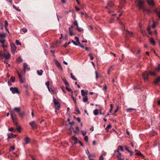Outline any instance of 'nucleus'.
<instances>
[{"mask_svg":"<svg viewBox=\"0 0 160 160\" xmlns=\"http://www.w3.org/2000/svg\"><path fill=\"white\" fill-rule=\"evenodd\" d=\"M53 102L55 108V112L57 113L60 108V104L58 101L54 98H53Z\"/></svg>","mask_w":160,"mask_h":160,"instance_id":"obj_1","label":"nucleus"},{"mask_svg":"<svg viewBox=\"0 0 160 160\" xmlns=\"http://www.w3.org/2000/svg\"><path fill=\"white\" fill-rule=\"evenodd\" d=\"M11 112V115L12 117V118L13 120V123L17 127L18 125V123L17 121V117H16V115L15 113V112L14 111H11L10 112Z\"/></svg>","mask_w":160,"mask_h":160,"instance_id":"obj_2","label":"nucleus"},{"mask_svg":"<svg viewBox=\"0 0 160 160\" xmlns=\"http://www.w3.org/2000/svg\"><path fill=\"white\" fill-rule=\"evenodd\" d=\"M114 153L117 152L116 154V157L120 160H124V158L122 156L121 153L119 152V149H117L116 151L115 150L114 151Z\"/></svg>","mask_w":160,"mask_h":160,"instance_id":"obj_3","label":"nucleus"},{"mask_svg":"<svg viewBox=\"0 0 160 160\" xmlns=\"http://www.w3.org/2000/svg\"><path fill=\"white\" fill-rule=\"evenodd\" d=\"M149 73L147 71H145L142 75V77L144 81H148Z\"/></svg>","mask_w":160,"mask_h":160,"instance_id":"obj_4","label":"nucleus"},{"mask_svg":"<svg viewBox=\"0 0 160 160\" xmlns=\"http://www.w3.org/2000/svg\"><path fill=\"white\" fill-rule=\"evenodd\" d=\"M144 3V0H139L138 1L137 6L140 9H144V8L143 5Z\"/></svg>","mask_w":160,"mask_h":160,"instance_id":"obj_5","label":"nucleus"},{"mask_svg":"<svg viewBox=\"0 0 160 160\" xmlns=\"http://www.w3.org/2000/svg\"><path fill=\"white\" fill-rule=\"evenodd\" d=\"M11 47V51L12 54H13L14 53L15 51L16 50L17 48L15 44L12 42L11 43L10 45Z\"/></svg>","mask_w":160,"mask_h":160,"instance_id":"obj_6","label":"nucleus"},{"mask_svg":"<svg viewBox=\"0 0 160 160\" xmlns=\"http://www.w3.org/2000/svg\"><path fill=\"white\" fill-rule=\"evenodd\" d=\"M10 90L13 94L16 93L19 94L20 92H19L18 88L17 87H11L10 88Z\"/></svg>","mask_w":160,"mask_h":160,"instance_id":"obj_7","label":"nucleus"},{"mask_svg":"<svg viewBox=\"0 0 160 160\" xmlns=\"http://www.w3.org/2000/svg\"><path fill=\"white\" fill-rule=\"evenodd\" d=\"M5 40H0V42L1 43V45L3 49L7 48L8 46L7 43H5Z\"/></svg>","mask_w":160,"mask_h":160,"instance_id":"obj_8","label":"nucleus"},{"mask_svg":"<svg viewBox=\"0 0 160 160\" xmlns=\"http://www.w3.org/2000/svg\"><path fill=\"white\" fill-rule=\"evenodd\" d=\"M23 68L25 72H26V70H29L30 69V68L28 67V64L26 62L23 63Z\"/></svg>","mask_w":160,"mask_h":160,"instance_id":"obj_9","label":"nucleus"},{"mask_svg":"<svg viewBox=\"0 0 160 160\" xmlns=\"http://www.w3.org/2000/svg\"><path fill=\"white\" fill-rule=\"evenodd\" d=\"M88 92V91H85L83 90H81V95L82 96V97L87 96Z\"/></svg>","mask_w":160,"mask_h":160,"instance_id":"obj_10","label":"nucleus"},{"mask_svg":"<svg viewBox=\"0 0 160 160\" xmlns=\"http://www.w3.org/2000/svg\"><path fill=\"white\" fill-rule=\"evenodd\" d=\"M29 125L31 126L32 128L33 129H34V128H36L37 126V125L35 121H33L32 122H30L29 123Z\"/></svg>","mask_w":160,"mask_h":160,"instance_id":"obj_11","label":"nucleus"},{"mask_svg":"<svg viewBox=\"0 0 160 160\" xmlns=\"http://www.w3.org/2000/svg\"><path fill=\"white\" fill-rule=\"evenodd\" d=\"M125 3V1L124 0H121L120 1V5L118 7V8H121L123 6V5Z\"/></svg>","mask_w":160,"mask_h":160,"instance_id":"obj_12","label":"nucleus"},{"mask_svg":"<svg viewBox=\"0 0 160 160\" xmlns=\"http://www.w3.org/2000/svg\"><path fill=\"white\" fill-rule=\"evenodd\" d=\"M6 35L4 33L0 34V40H5V38L6 37Z\"/></svg>","mask_w":160,"mask_h":160,"instance_id":"obj_13","label":"nucleus"},{"mask_svg":"<svg viewBox=\"0 0 160 160\" xmlns=\"http://www.w3.org/2000/svg\"><path fill=\"white\" fill-rule=\"evenodd\" d=\"M18 78L20 80V81L21 83H23L24 82V79L22 78V76L20 74V73L18 72Z\"/></svg>","mask_w":160,"mask_h":160,"instance_id":"obj_14","label":"nucleus"},{"mask_svg":"<svg viewBox=\"0 0 160 160\" xmlns=\"http://www.w3.org/2000/svg\"><path fill=\"white\" fill-rule=\"evenodd\" d=\"M124 33L127 35H129L130 37L133 36V33L132 32H130L127 30H125Z\"/></svg>","mask_w":160,"mask_h":160,"instance_id":"obj_15","label":"nucleus"},{"mask_svg":"<svg viewBox=\"0 0 160 160\" xmlns=\"http://www.w3.org/2000/svg\"><path fill=\"white\" fill-rule=\"evenodd\" d=\"M146 1L149 5L152 6L154 5L153 0H146Z\"/></svg>","mask_w":160,"mask_h":160,"instance_id":"obj_16","label":"nucleus"},{"mask_svg":"<svg viewBox=\"0 0 160 160\" xmlns=\"http://www.w3.org/2000/svg\"><path fill=\"white\" fill-rule=\"evenodd\" d=\"M149 41L151 44L154 46L156 44V42L153 38H151L149 39Z\"/></svg>","mask_w":160,"mask_h":160,"instance_id":"obj_17","label":"nucleus"},{"mask_svg":"<svg viewBox=\"0 0 160 160\" xmlns=\"http://www.w3.org/2000/svg\"><path fill=\"white\" fill-rule=\"evenodd\" d=\"M143 10V12L144 13H146L147 14H149L151 13V11L150 10L148 9H147L145 8H144V9H142Z\"/></svg>","mask_w":160,"mask_h":160,"instance_id":"obj_18","label":"nucleus"},{"mask_svg":"<svg viewBox=\"0 0 160 160\" xmlns=\"http://www.w3.org/2000/svg\"><path fill=\"white\" fill-rule=\"evenodd\" d=\"M88 96L83 97L82 101L84 102H88V104L89 102H88Z\"/></svg>","mask_w":160,"mask_h":160,"instance_id":"obj_19","label":"nucleus"},{"mask_svg":"<svg viewBox=\"0 0 160 160\" xmlns=\"http://www.w3.org/2000/svg\"><path fill=\"white\" fill-rule=\"evenodd\" d=\"M72 139L74 141L73 143V144H75L77 143L78 139L75 136H73L72 137Z\"/></svg>","mask_w":160,"mask_h":160,"instance_id":"obj_20","label":"nucleus"},{"mask_svg":"<svg viewBox=\"0 0 160 160\" xmlns=\"http://www.w3.org/2000/svg\"><path fill=\"white\" fill-rule=\"evenodd\" d=\"M114 6V4L111 2H109L108 3V5L105 7V8H108L109 9V8L110 7H111Z\"/></svg>","mask_w":160,"mask_h":160,"instance_id":"obj_21","label":"nucleus"},{"mask_svg":"<svg viewBox=\"0 0 160 160\" xmlns=\"http://www.w3.org/2000/svg\"><path fill=\"white\" fill-rule=\"evenodd\" d=\"M160 82V76L158 77L157 78H156L155 80L154 81V83L155 84H157L159 82Z\"/></svg>","mask_w":160,"mask_h":160,"instance_id":"obj_22","label":"nucleus"},{"mask_svg":"<svg viewBox=\"0 0 160 160\" xmlns=\"http://www.w3.org/2000/svg\"><path fill=\"white\" fill-rule=\"evenodd\" d=\"M56 63L57 66L58 68H60L61 70H62V67L61 64H60V63L59 62H56Z\"/></svg>","mask_w":160,"mask_h":160,"instance_id":"obj_23","label":"nucleus"},{"mask_svg":"<svg viewBox=\"0 0 160 160\" xmlns=\"http://www.w3.org/2000/svg\"><path fill=\"white\" fill-rule=\"evenodd\" d=\"M4 56L6 59H8L10 58L11 55L10 53H8L7 54H4Z\"/></svg>","mask_w":160,"mask_h":160,"instance_id":"obj_24","label":"nucleus"},{"mask_svg":"<svg viewBox=\"0 0 160 160\" xmlns=\"http://www.w3.org/2000/svg\"><path fill=\"white\" fill-rule=\"evenodd\" d=\"M86 153L88 156V158L90 160H93V159L90 158V154L88 150L87 149L86 150Z\"/></svg>","mask_w":160,"mask_h":160,"instance_id":"obj_25","label":"nucleus"},{"mask_svg":"<svg viewBox=\"0 0 160 160\" xmlns=\"http://www.w3.org/2000/svg\"><path fill=\"white\" fill-rule=\"evenodd\" d=\"M24 140L26 144H28L29 142V138L28 137H27L24 139Z\"/></svg>","mask_w":160,"mask_h":160,"instance_id":"obj_26","label":"nucleus"},{"mask_svg":"<svg viewBox=\"0 0 160 160\" xmlns=\"http://www.w3.org/2000/svg\"><path fill=\"white\" fill-rule=\"evenodd\" d=\"M155 71L157 72L160 71V64H158V67L157 68H156L155 69Z\"/></svg>","mask_w":160,"mask_h":160,"instance_id":"obj_27","label":"nucleus"},{"mask_svg":"<svg viewBox=\"0 0 160 160\" xmlns=\"http://www.w3.org/2000/svg\"><path fill=\"white\" fill-rule=\"evenodd\" d=\"M93 113L94 115L96 116L98 114V109H95L93 111Z\"/></svg>","mask_w":160,"mask_h":160,"instance_id":"obj_28","label":"nucleus"},{"mask_svg":"<svg viewBox=\"0 0 160 160\" xmlns=\"http://www.w3.org/2000/svg\"><path fill=\"white\" fill-rule=\"evenodd\" d=\"M155 70H154V72H152L151 71H150L149 73V74H150V75L152 76H156V74L155 73Z\"/></svg>","mask_w":160,"mask_h":160,"instance_id":"obj_29","label":"nucleus"},{"mask_svg":"<svg viewBox=\"0 0 160 160\" xmlns=\"http://www.w3.org/2000/svg\"><path fill=\"white\" fill-rule=\"evenodd\" d=\"M16 61L18 63H20L23 61V60L20 57H19L17 59Z\"/></svg>","mask_w":160,"mask_h":160,"instance_id":"obj_30","label":"nucleus"},{"mask_svg":"<svg viewBox=\"0 0 160 160\" xmlns=\"http://www.w3.org/2000/svg\"><path fill=\"white\" fill-rule=\"evenodd\" d=\"M14 110L16 111L18 113L20 112V108L18 107H15L14 108Z\"/></svg>","mask_w":160,"mask_h":160,"instance_id":"obj_31","label":"nucleus"},{"mask_svg":"<svg viewBox=\"0 0 160 160\" xmlns=\"http://www.w3.org/2000/svg\"><path fill=\"white\" fill-rule=\"evenodd\" d=\"M37 72L38 74L39 75L41 76L42 74V73L43 72V71L42 70H38Z\"/></svg>","mask_w":160,"mask_h":160,"instance_id":"obj_32","label":"nucleus"},{"mask_svg":"<svg viewBox=\"0 0 160 160\" xmlns=\"http://www.w3.org/2000/svg\"><path fill=\"white\" fill-rule=\"evenodd\" d=\"M14 136L12 133H9L8 134V138H13L14 137Z\"/></svg>","mask_w":160,"mask_h":160,"instance_id":"obj_33","label":"nucleus"},{"mask_svg":"<svg viewBox=\"0 0 160 160\" xmlns=\"http://www.w3.org/2000/svg\"><path fill=\"white\" fill-rule=\"evenodd\" d=\"M150 26H148L147 28V31L148 32L149 34L151 35L152 34V32L150 31Z\"/></svg>","mask_w":160,"mask_h":160,"instance_id":"obj_34","label":"nucleus"},{"mask_svg":"<svg viewBox=\"0 0 160 160\" xmlns=\"http://www.w3.org/2000/svg\"><path fill=\"white\" fill-rule=\"evenodd\" d=\"M111 124H109L108 125V126L106 127L105 129L107 131H108L109 129L111 128Z\"/></svg>","mask_w":160,"mask_h":160,"instance_id":"obj_35","label":"nucleus"},{"mask_svg":"<svg viewBox=\"0 0 160 160\" xmlns=\"http://www.w3.org/2000/svg\"><path fill=\"white\" fill-rule=\"evenodd\" d=\"M4 57V54H3L1 52H0V59H2Z\"/></svg>","mask_w":160,"mask_h":160,"instance_id":"obj_36","label":"nucleus"},{"mask_svg":"<svg viewBox=\"0 0 160 160\" xmlns=\"http://www.w3.org/2000/svg\"><path fill=\"white\" fill-rule=\"evenodd\" d=\"M46 85L47 86V88H48V89L49 91H50L49 90V81H47L46 83Z\"/></svg>","mask_w":160,"mask_h":160,"instance_id":"obj_37","label":"nucleus"},{"mask_svg":"<svg viewBox=\"0 0 160 160\" xmlns=\"http://www.w3.org/2000/svg\"><path fill=\"white\" fill-rule=\"evenodd\" d=\"M135 110V109L133 108H129L127 109L126 111L128 112H131L132 110Z\"/></svg>","mask_w":160,"mask_h":160,"instance_id":"obj_38","label":"nucleus"},{"mask_svg":"<svg viewBox=\"0 0 160 160\" xmlns=\"http://www.w3.org/2000/svg\"><path fill=\"white\" fill-rule=\"evenodd\" d=\"M10 80H11V81L12 82H14L15 81V77H12V76L11 77Z\"/></svg>","mask_w":160,"mask_h":160,"instance_id":"obj_39","label":"nucleus"},{"mask_svg":"<svg viewBox=\"0 0 160 160\" xmlns=\"http://www.w3.org/2000/svg\"><path fill=\"white\" fill-rule=\"evenodd\" d=\"M117 149H119V150H120L122 151H123V148L122 146H119L118 147Z\"/></svg>","mask_w":160,"mask_h":160,"instance_id":"obj_40","label":"nucleus"},{"mask_svg":"<svg viewBox=\"0 0 160 160\" xmlns=\"http://www.w3.org/2000/svg\"><path fill=\"white\" fill-rule=\"evenodd\" d=\"M15 149V147L14 146H11L9 149V150L10 152L14 150Z\"/></svg>","mask_w":160,"mask_h":160,"instance_id":"obj_41","label":"nucleus"},{"mask_svg":"<svg viewBox=\"0 0 160 160\" xmlns=\"http://www.w3.org/2000/svg\"><path fill=\"white\" fill-rule=\"evenodd\" d=\"M136 155H139V156H143L142 154L139 151H138V152H136Z\"/></svg>","mask_w":160,"mask_h":160,"instance_id":"obj_42","label":"nucleus"},{"mask_svg":"<svg viewBox=\"0 0 160 160\" xmlns=\"http://www.w3.org/2000/svg\"><path fill=\"white\" fill-rule=\"evenodd\" d=\"M71 76L72 78L74 80L76 81V79L75 77L74 76H73L72 73H71Z\"/></svg>","mask_w":160,"mask_h":160,"instance_id":"obj_43","label":"nucleus"},{"mask_svg":"<svg viewBox=\"0 0 160 160\" xmlns=\"http://www.w3.org/2000/svg\"><path fill=\"white\" fill-rule=\"evenodd\" d=\"M16 43L17 45H22L21 43L18 40H16Z\"/></svg>","mask_w":160,"mask_h":160,"instance_id":"obj_44","label":"nucleus"},{"mask_svg":"<svg viewBox=\"0 0 160 160\" xmlns=\"http://www.w3.org/2000/svg\"><path fill=\"white\" fill-rule=\"evenodd\" d=\"M75 38L76 40V42H77L78 44L80 42H79L78 38L77 37H75Z\"/></svg>","mask_w":160,"mask_h":160,"instance_id":"obj_45","label":"nucleus"},{"mask_svg":"<svg viewBox=\"0 0 160 160\" xmlns=\"http://www.w3.org/2000/svg\"><path fill=\"white\" fill-rule=\"evenodd\" d=\"M71 98L73 100L75 104H76V99L72 96H71Z\"/></svg>","mask_w":160,"mask_h":160,"instance_id":"obj_46","label":"nucleus"},{"mask_svg":"<svg viewBox=\"0 0 160 160\" xmlns=\"http://www.w3.org/2000/svg\"><path fill=\"white\" fill-rule=\"evenodd\" d=\"M84 139L86 141L88 142V136H85L84 137Z\"/></svg>","mask_w":160,"mask_h":160,"instance_id":"obj_47","label":"nucleus"},{"mask_svg":"<svg viewBox=\"0 0 160 160\" xmlns=\"http://www.w3.org/2000/svg\"><path fill=\"white\" fill-rule=\"evenodd\" d=\"M74 25L75 26H78V22L76 20H75L74 22H73V23Z\"/></svg>","mask_w":160,"mask_h":160,"instance_id":"obj_48","label":"nucleus"},{"mask_svg":"<svg viewBox=\"0 0 160 160\" xmlns=\"http://www.w3.org/2000/svg\"><path fill=\"white\" fill-rule=\"evenodd\" d=\"M5 27H7L8 25V23L7 20L5 21Z\"/></svg>","mask_w":160,"mask_h":160,"instance_id":"obj_49","label":"nucleus"},{"mask_svg":"<svg viewBox=\"0 0 160 160\" xmlns=\"http://www.w3.org/2000/svg\"><path fill=\"white\" fill-rule=\"evenodd\" d=\"M18 131V132H20L21 131V127L20 126H19L17 128Z\"/></svg>","mask_w":160,"mask_h":160,"instance_id":"obj_50","label":"nucleus"},{"mask_svg":"<svg viewBox=\"0 0 160 160\" xmlns=\"http://www.w3.org/2000/svg\"><path fill=\"white\" fill-rule=\"evenodd\" d=\"M81 132H82V135L83 136H85L87 133V132L86 131H82Z\"/></svg>","mask_w":160,"mask_h":160,"instance_id":"obj_51","label":"nucleus"},{"mask_svg":"<svg viewBox=\"0 0 160 160\" xmlns=\"http://www.w3.org/2000/svg\"><path fill=\"white\" fill-rule=\"evenodd\" d=\"M22 31L24 32L25 33L27 32V30L26 28H23L22 29Z\"/></svg>","mask_w":160,"mask_h":160,"instance_id":"obj_52","label":"nucleus"},{"mask_svg":"<svg viewBox=\"0 0 160 160\" xmlns=\"http://www.w3.org/2000/svg\"><path fill=\"white\" fill-rule=\"evenodd\" d=\"M77 30L79 32L83 31V29L82 28H78V29Z\"/></svg>","mask_w":160,"mask_h":160,"instance_id":"obj_53","label":"nucleus"},{"mask_svg":"<svg viewBox=\"0 0 160 160\" xmlns=\"http://www.w3.org/2000/svg\"><path fill=\"white\" fill-rule=\"evenodd\" d=\"M75 111H76L77 113L78 114H80V111L79 110V109L78 108H76V110H75Z\"/></svg>","mask_w":160,"mask_h":160,"instance_id":"obj_54","label":"nucleus"},{"mask_svg":"<svg viewBox=\"0 0 160 160\" xmlns=\"http://www.w3.org/2000/svg\"><path fill=\"white\" fill-rule=\"evenodd\" d=\"M72 42L75 45H76V46H78V44H77L75 41H74L72 40Z\"/></svg>","mask_w":160,"mask_h":160,"instance_id":"obj_55","label":"nucleus"},{"mask_svg":"<svg viewBox=\"0 0 160 160\" xmlns=\"http://www.w3.org/2000/svg\"><path fill=\"white\" fill-rule=\"evenodd\" d=\"M69 32L70 35V36H72L73 35V32H72V30L69 31Z\"/></svg>","mask_w":160,"mask_h":160,"instance_id":"obj_56","label":"nucleus"},{"mask_svg":"<svg viewBox=\"0 0 160 160\" xmlns=\"http://www.w3.org/2000/svg\"><path fill=\"white\" fill-rule=\"evenodd\" d=\"M89 55L90 56V59L91 60H92L93 59V57L92 55L90 53H89Z\"/></svg>","mask_w":160,"mask_h":160,"instance_id":"obj_57","label":"nucleus"},{"mask_svg":"<svg viewBox=\"0 0 160 160\" xmlns=\"http://www.w3.org/2000/svg\"><path fill=\"white\" fill-rule=\"evenodd\" d=\"M13 8H14L17 11H20V10H19V9H18V8H17L16 7H15L14 5H13Z\"/></svg>","mask_w":160,"mask_h":160,"instance_id":"obj_58","label":"nucleus"},{"mask_svg":"<svg viewBox=\"0 0 160 160\" xmlns=\"http://www.w3.org/2000/svg\"><path fill=\"white\" fill-rule=\"evenodd\" d=\"M78 44L79 45V46L80 47H81V48H84V47L83 45H82V44H81L80 43H79Z\"/></svg>","mask_w":160,"mask_h":160,"instance_id":"obj_59","label":"nucleus"},{"mask_svg":"<svg viewBox=\"0 0 160 160\" xmlns=\"http://www.w3.org/2000/svg\"><path fill=\"white\" fill-rule=\"evenodd\" d=\"M100 160H103V158L102 155H101L99 158Z\"/></svg>","mask_w":160,"mask_h":160,"instance_id":"obj_60","label":"nucleus"},{"mask_svg":"<svg viewBox=\"0 0 160 160\" xmlns=\"http://www.w3.org/2000/svg\"><path fill=\"white\" fill-rule=\"evenodd\" d=\"M18 114L20 115L22 117H23L24 116V114L20 112L18 113Z\"/></svg>","mask_w":160,"mask_h":160,"instance_id":"obj_61","label":"nucleus"},{"mask_svg":"<svg viewBox=\"0 0 160 160\" xmlns=\"http://www.w3.org/2000/svg\"><path fill=\"white\" fill-rule=\"evenodd\" d=\"M107 86L105 84L104 86V87L103 88V90H106L107 89Z\"/></svg>","mask_w":160,"mask_h":160,"instance_id":"obj_62","label":"nucleus"},{"mask_svg":"<svg viewBox=\"0 0 160 160\" xmlns=\"http://www.w3.org/2000/svg\"><path fill=\"white\" fill-rule=\"evenodd\" d=\"M8 130L10 131H13L14 130V129L13 128H11L8 129Z\"/></svg>","mask_w":160,"mask_h":160,"instance_id":"obj_63","label":"nucleus"},{"mask_svg":"<svg viewBox=\"0 0 160 160\" xmlns=\"http://www.w3.org/2000/svg\"><path fill=\"white\" fill-rule=\"evenodd\" d=\"M152 27L153 28H155L156 27V25L154 22H153V24L152 26Z\"/></svg>","mask_w":160,"mask_h":160,"instance_id":"obj_64","label":"nucleus"}]
</instances>
